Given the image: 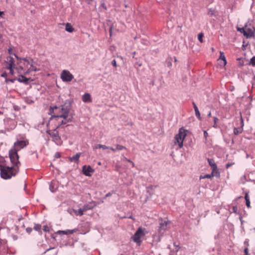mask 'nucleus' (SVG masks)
I'll use <instances>...</instances> for the list:
<instances>
[{
	"instance_id": "obj_1",
	"label": "nucleus",
	"mask_w": 255,
	"mask_h": 255,
	"mask_svg": "<svg viewBox=\"0 0 255 255\" xmlns=\"http://www.w3.org/2000/svg\"><path fill=\"white\" fill-rule=\"evenodd\" d=\"M14 56L17 60L18 64L19 65V68L21 70H25L24 72L25 74H28L32 71L37 72L39 69L37 68L33 65V59L30 57L29 58H20L16 54H14Z\"/></svg>"
},
{
	"instance_id": "obj_2",
	"label": "nucleus",
	"mask_w": 255,
	"mask_h": 255,
	"mask_svg": "<svg viewBox=\"0 0 255 255\" xmlns=\"http://www.w3.org/2000/svg\"><path fill=\"white\" fill-rule=\"evenodd\" d=\"M70 110V106H65V105H61L59 107L54 106L50 107L49 109V114H53L50 118V120L56 118H63L65 119L68 118L69 113Z\"/></svg>"
},
{
	"instance_id": "obj_3",
	"label": "nucleus",
	"mask_w": 255,
	"mask_h": 255,
	"mask_svg": "<svg viewBox=\"0 0 255 255\" xmlns=\"http://www.w3.org/2000/svg\"><path fill=\"white\" fill-rule=\"evenodd\" d=\"M107 25L109 26L110 36L111 37L113 34V31L124 32L126 30V25L121 21L113 22L110 20H107Z\"/></svg>"
},
{
	"instance_id": "obj_4",
	"label": "nucleus",
	"mask_w": 255,
	"mask_h": 255,
	"mask_svg": "<svg viewBox=\"0 0 255 255\" xmlns=\"http://www.w3.org/2000/svg\"><path fill=\"white\" fill-rule=\"evenodd\" d=\"M19 166L15 167L12 165L11 167L5 166L4 169H1L0 176L4 179H10L12 176H14L19 172Z\"/></svg>"
},
{
	"instance_id": "obj_5",
	"label": "nucleus",
	"mask_w": 255,
	"mask_h": 255,
	"mask_svg": "<svg viewBox=\"0 0 255 255\" xmlns=\"http://www.w3.org/2000/svg\"><path fill=\"white\" fill-rule=\"evenodd\" d=\"M186 130L182 127L179 128L178 133L174 137V144H177L178 148H181L183 146V141L186 136Z\"/></svg>"
},
{
	"instance_id": "obj_6",
	"label": "nucleus",
	"mask_w": 255,
	"mask_h": 255,
	"mask_svg": "<svg viewBox=\"0 0 255 255\" xmlns=\"http://www.w3.org/2000/svg\"><path fill=\"white\" fill-rule=\"evenodd\" d=\"M56 128L53 130H47L46 132L49 134L52 138V140L57 145L60 146L63 143V141L61 138V136L59 135L58 131L56 130Z\"/></svg>"
},
{
	"instance_id": "obj_7",
	"label": "nucleus",
	"mask_w": 255,
	"mask_h": 255,
	"mask_svg": "<svg viewBox=\"0 0 255 255\" xmlns=\"http://www.w3.org/2000/svg\"><path fill=\"white\" fill-rule=\"evenodd\" d=\"M17 151L12 148L9 151V157L13 166L17 167L20 164V161H19V156L17 153Z\"/></svg>"
},
{
	"instance_id": "obj_8",
	"label": "nucleus",
	"mask_w": 255,
	"mask_h": 255,
	"mask_svg": "<svg viewBox=\"0 0 255 255\" xmlns=\"http://www.w3.org/2000/svg\"><path fill=\"white\" fill-rule=\"evenodd\" d=\"M145 235V233L141 227L138 228L137 231L134 233V235L132 237L133 241L140 245L141 240V238Z\"/></svg>"
},
{
	"instance_id": "obj_9",
	"label": "nucleus",
	"mask_w": 255,
	"mask_h": 255,
	"mask_svg": "<svg viewBox=\"0 0 255 255\" xmlns=\"http://www.w3.org/2000/svg\"><path fill=\"white\" fill-rule=\"evenodd\" d=\"M60 78L64 82H71L74 79V76L67 70H63L60 75Z\"/></svg>"
},
{
	"instance_id": "obj_10",
	"label": "nucleus",
	"mask_w": 255,
	"mask_h": 255,
	"mask_svg": "<svg viewBox=\"0 0 255 255\" xmlns=\"http://www.w3.org/2000/svg\"><path fill=\"white\" fill-rule=\"evenodd\" d=\"M28 144V142L25 140H17L14 143L12 149L18 151L21 149L26 147Z\"/></svg>"
},
{
	"instance_id": "obj_11",
	"label": "nucleus",
	"mask_w": 255,
	"mask_h": 255,
	"mask_svg": "<svg viewBox=\"0 0 255 255\" xmlns=\"http://www.w3.org/2000/svg\"><path fill=\"white\" fill-rule=\"evenodd\" d=\"M169 221H165L161 219L159 223L158 232L160 234H163L164 232L167 229V226L169 224Z\"/></svg>"
},
{
	"instance_id": "obj_12",
	"label": "nucleus",
	"mask_w": 255,
	"mask_h": 255,
	"mask_svg": "<svg viewBox=\"0 0 255 255\" xmlns=\"http://www.w3.org/2000/svg\"><path fill=\"white\" fill-rule=\"evenodd\" d=\"M82 171L83 174L87 176H91V174L94 171V170L92 168V167L90 165L86 166L84 165L82 167Z\"/></svg>"
},
{
	"instance_id": "obj_13",
	"label": "nucleus",
	"mask_w": 255,
	"mask_h": 255,
	"mask_svg": "<svg viewBox=\"0 0 255 255\" xmlns=\"http://www.w3.org/2000/svg\"><path fill=\"white\" fill-rule=\"evenodd\" d=\"M97 206V204L95 201L90 202L83 206L82 208L84 212L88 210H92Z\"/></svg>"
},
{
	"instance_id": "obj_14",
	"label": "nucleus",
	"mask_w": 255,
	"mask_h": 255,
	"mask_svg": "<svg viewBox=\"0 0 255 255\" xmlns=\"http://www.w3.org/2000/svg\"><path fill=\"white\" fill-rule=\"evenodd\" d=\"M14 60L11 56L7 57V60L5 61L6 64V69H11V67H14Z\"/></svg>"
},
{
	"instance_id": "obj_15",
	"label": "nucleus",
	"mask_w": 255,
	"mask_h": 255,
	"mask_svg": "<svg viewBox=\"0 0 255 255\" xmlns=\"http://www.w3.org/2000/svg\"><path fill=\"white\" fill-rule=\"evenodd\" d=\"M58 188V184L56 181L52 180L49 183V190L52 193L55 192Z\"/></svg>"
},
{
	"instance_id": "obj_16",
	"label": "nucleus",
	"mask_w": 255,
	"mask_h": 255,
	"mask_svg": "<svg viewBox=\"0 0 255 255\" xmlns=\"http://www.w3.org/2000/svg\"><path fill=\"white\" fill-rule=\"evenodd\" d=\"M30 79V78H28L23 75H20L19 76V78L17 79V80L20 83H22L25 85H28L29 84L28 81Z\"/></svg>"
},
{
	"instance_id": "obj_17",
	"label": "nucleus",
	"mask_w": 255,
	"mask_h": 255,
	"mask_svg": "<svg viewBox=\"0 0 255 255\" xmlns=\"http://www.w3.org/2000/svg\"><path fill=\"white\" fill-rule=\"evenodd\" d=\"M77 231V229H74L73 230H67L65 231H57V233L60 235H71L73 234L74 233L76 232Z\"/></svg>"
},
{
	"instance_id": "obj_18",
	"label": "nucleus",
	"mask_w": 255,
	"mask_h": 255,
	"mask_svg": "<svg viewBox=\"0 0 255 255\" xmlns=\"http://www.w3.org/2000/svg\"><path fill=\"white\" fill-rule=\"evenodd\" d=\"M73 117H68L66 118L65 119H64L61 122H59L56 128L60 127V126L62 125H65L67 124L68 123L71 122L72 121Z\"/></svg>"
},
{
	"instance_id": "obj_19",
	"label": "nucleus",
	"mask_w": 255,
	"mask_h": 255,
	"mask_svg": "<svg viewBox=\"0 0 255 255\" xmlns=\"http://www.w3.org/2000/svg\"><path fill=\"white\" fill-rule=\"evenodd\" d=\"M82 99L84 103H89L92 102L91 95L89 93H85L82 97Z\"/></svg>"
},
{
	"instance_id": "obj_20",
	"label": "nucleus",
	"mask_w": 255,
	"mask_h": 255,
	"mask_svg": "<svg viewBox=\"0 0 255 255\" xmlns=\"http://www.w3.org/2000/svg\"><path fill=\"white\" fill-rule=\"evenodd\" d=\"M63 25H65V30L69 33H72L74 31V28L70 23H63Z\"/></svg>"
},
{
	"instance_id": "obj_21",
	"label": "nucleus",
	"mask_w": 255,
	"mask_h": 255,
	"mask_svg": "<svg viewBox=\"0 0 255 255\" xmlns=\"http://www.w3.org/2000/svg\"><path fill=\"white\" fill-rule=\"evenodd\" d=\"M157 187V186L149 185L146 187V192L150 196H151L154 192V189Z\"/></svg>"
},
{
	"instance_id": "obj_22",
	"label": "nucleus",
	"mask_w": 255,
	"mask_h": 255,
	"mask_svg": "<svg viewBox=\"0 0 255 255\" xmlns=\"http://www.w3.org/2000/svg\"><path fill=\"white\" fill-rule=\"evenodd\" d=\"M81 153H77L75 155L72 157H69V160L71 162L74 161L75 162H78L79 160V157L81 155Z\"/></svg>"
},
{
	"instance_id": "obj_23",
	"label": "nucleus",
	"mask_w": 255,
	"mask_h": 255,
	"mask_svg": "<svg viewBox=\"0 0 255 255\" xmlns=\"http://www.w3.org/2000/svg\"><path fill=\"white\" fill-rule=\"evenodd\" d=\"M123 149H127V147L126 146H124L123 145H120V144H116V148H114L112 147V148H111V150L114 152H115L117 150H122Z\"/></svg>"
},
{
	"instance_id": "obj_24",
	"label": "nucleus",
	"mask_w": 255,
	"mask_h": 255,
	"mask_svg": "<svg viewBox=\"0 0 255 255\" xmlns=\"http://www.w3.org/2000/svg\"><path fill=\"white\" fill-rule=\"evenodd\" d=\"M73 212L76 216H82L84 214V211L83 208H81L77 210L73 209Z\"/></svg>"
},
{
	"instance_id": "obj_25",
	"label": "nucleus",
	"mask_w": 255,
	"mask_h": 255,
	"mask_svg": "<svg viewBox=\"0 0 255 255\" xmlns=\"http://www.w3.org/2000/svg\"><path fill=\"white\" fill-rule=\"evenodd\" d=\"M212 170L211 174H213V176H216L217 177H220V174L218 170L217 167H215V168H212Z\"/></svg>"
},
{
	"instance_id": "obj_26",
	"label": "nucleus",
	"mask_w": 255,
	"mask_h": 255,
	"mask_svg": "<svg viewBox=\"0 0 255 255\" xmlns=\"http://www.w3.org/2000/svg\"><path fill=\"white\" fill-rule=\"evenodd\" d=\"M243 127H238V128H234V133L235 135H238L239 133H241L243 132Z\"/></svg>"
},
{
	"instance_id": "obj_27",
	"label": "nucleus",
	"mask_w": 255,
	"mask_h": 255,
	"mask_svg": "<svg viewBox=\"0 0 255 255\" xmlns=\"http://www.w3.org/2000/svg\"><path fill=\"white\" fill-rule=\"evenodd\" d=\"M208 162L210 166L212 168L217 167V166L214 161V160L212 158H208Z\"/></svg>"
},
{
	"instance_id": "obj_28",
	"label": "nucleus",
	"mask_w": 255,
	"mask_h": 255,
	"mask_svg": "<svg viewBox=\"0 0 255 255\" xmlns=\"http://www.w3.org/2000/svg\"><path fill=\"white\" fill-rule=\"evenodd\" d=\"M172 58L171 56L168 57L166 60L165 63L168 67L170 68L172 66Z\"/></svg>"
},
{
	"instance_id": "obj_29",
	"label": "nucleus",
	"mask_w": 255,
	"mask_h": 255,
	"mask_svg": "<svg viewBox=\"0 0 255 255\" xmlns=\"http://www.w3.org/2000/svg\"><path fill=\"white\" fill-rule=\"evenodd\" d=\"M220 59H222L224 61V65H226L227 64V60L224 53L223 51H220Z\"/></svg>"
},
{
	"instance_id": "obj_30",
	"label": "nucleus",
	"mask_w": 255,
	"mask_h": 255,
	"mask_svg": "<svg viewBox=\"0 0 255 255\" xmlns=\"http://www.w3.org/2000/svg\"><path fill=\"white\" fill-rule=\"evenodd\" d=\"M245 200H246V204L248 208L250 207V201L249 195L248 193H246L245 196Z\"/></svg>"
},
{
	"instance_id": "obj_31",
	"label": "nucleus",
	"mask_w": 255,
	"mask_h": 255,
	"mask_svg": "<svg viewBox=\"0 0 255 255\" xmlns=\"http://www.w3.org/2000/svg\"><path fill=\"white\" fill-rule=\"evenodd\" d=\"M33 229L36 231L41 232V225L39 224H35L34 226Z\"/></svg>"
},
{
	"instance_id": "obj_32",
	"label": "nucleus",
	"mask_w": 255,
	"mask_h": 255,
	"mask_svg": "<svg viewBox=\"0 0 255 255\" xmlns=\"http://www.w3.org/2000/svg\"><path fill=\"white\" fill-rule=\"evenodd\" d=\"M16 80H17V79H16V78H13V79L6 78V79L5 80V82L6 84H8L9 83H13Z\"/></svg>"
},
{
	"instance_id": "obj_33",
	"label": "nucleus",
	"mask_w": 255,
	"mask_h": 255,
	"mask_svg": "<svg viewBox=\"0 0 255 255\" xmlns=\"http://www.w3.org/2000/svg\"><path fill=\"white\" fill-rule=\"evenodd\" d=\"M219 121V119L218 118H217L216 117H214V125L213 126V127H214V128H218V126H217V123Z\"/></svg>"
},
{
	"instance_id": "obj_34",
	"label": "nucleus",
	"mask_w": 255,
	"mask_h": 255,
	"mask_svg": "<svg viewBox=\"0 0 255 255\" xmlns=\"http://www.w3.org/2000/svg\"><path fill=\"white\" fill-rule=\"evenodd\" d=\"M212 177H213V174H211H211H207L205 175L204 176H201L200 178V179L211 178Z\"/></svg>"
},
{
	"instance_id": "obj_35",
	"label": "nucleus",
	"mask_w": 255,
	"mask_h": 255,
	"mask_svg": "<svg viewBox=\"0 0 255 255\" xmlns=\"http://www.w3.org/2000/svg\"><path fill=\"white\" fill-rule=\"evenodd\" d=\"M123 159V160H124V161H128V162H129V163H131V164H132V167H134V165H134V163H133V162H132L130 159H128V158H127V157H124L123 158V159Z\"/></svg>"
},
{
	"instance_id": "obj_36",
	"label": "nucleus",
	"mask_w": 255,
	"mask_h": 255,
	"mask_svg": "<svg viewBox=\"0 0 255 255\" xmlns=\"http://www.w3.org/2000/svg\"><path fill=\"white\" fill-rule=\"evenodd\" d=\"M250 64L253 66H255V56H254L250 60Z\"/></svg>"
},
{
	"instance_id": "obj_37",
	"label": "nucleus",
	"mask_w": 255,
	"mask_h": 255,
	"mask_svg": "<svg viewBox=\"0 0 255 255\" xmlns=\"http://www.w3.org/2000/svg\"><path fill=\"white\" fill-rule=\"evenodd\" d=\"M204 35L202 33H200L198 35V40L200 42H203V37Z\"/></svg>"
},
{
	"instance_id": "obj_38",
	"label": "nucleus",
	"mask_w": 255,
	"mask_h": 255,
	"mask_svg": "<svg viewBox=\"0 0 255 255\" xmlns=\"http://www.w3.org/2000/svg\"><path fill=\"white\" fill-rule=\"evenodd\" d=\"M195 115H196V117L199 120H200L201 119V118L200 113V112H199V110H197V111H195Z\"/></svg>"
},
{
	"instance_id": "obj_39",
	"label": "nucleus",
	"mask_w": 255,
	"mask_h": 255,
	"mask_svg": "<svg viewBox=\"0 0 255 255\" xmlns=\"http://www.w3.org/2000/svg\"><path fill=\"white\" fill-rule=\"evenodd\" d=\"M101 147V148H102L104 150L109 149L111 150V148H112L111 146H107L105 145L101 144V146H100Z\"/></svg>"
},
{
	"instance_id": "obj_40",
	"label": "nucleus",
	"mask_w": 255,
	"mask_h": 255,
	"mask_svg": "<svg viewBox=\"0 0 255 255\" xmlns=\"http://www.w3.org/2000/svg\"><path fill=\"white\" fill-rule=\"evenodd\" d=\"M232 212L235 213H238V207L237 206H234L232 208Z\"/></svg>"
},
{
	"instance_id": "obj_41",
	"label": "nucleus",
	"mask_w": 255,
	"mask_h": 255,
	"mask_svg": "<svg viewBox=\"0 0 255 255\" xmlns=\"http://www.w3.org/2000/svg\"><path fill=\"white\" fill-rule=\"evenodd\" d=\"M13 109L15 111H19L20 110V108L18 106L14 105L13 106Z\"/></svg>"
},
{
	"instance_id": "obj_42",
	"label": "nucleus",
	"mask_w": 255,
	"mask_h": 255,
	"mask_svg": "<svg viewBox=\"0 0 255 255\" xmlns=\"http://www.w3.org/2000/svg\"><path fill=\"white\" fill-rule=\"evenodd\" d=\"M113 193H115V191H112V192H110L108 193L106 195L105 197L106 198L112 196Z\"/></svg>"
},
{
	"instance_id": "obj_43",
	"label": "nucleus",
	"mask_w": 255,
	"mask_h": 255,
	"mask_svg": "<svg viewBox=\"0 0 255 255\" xmlns=\"http://www.w3.org/2000/svg\"><path fill=\"white\" fill-rule=\"evenodd\" d=\"M43 230L44 232H49V228L47 225H45L43 226Z\"/></svg>"
},
{
	"instance_id": "obj_44",
	"label": "nucleus",
	"mask_w": 255,
	"mask_h": 255,
	"mask_svg": "<svg viewBox=\"0 0 255 255\" xmlns=\"http://www.w3.org/2000/svg\"><path fill=\"white\" fill-rule=\"evenodd\" d=\"M100 146H101V144H96V145H95L94 146H93V149L94 150H95V149H98V148H101V147Z\"/></svg>"
},
{
	"instance_id": "obj_45",
	"label": "nucleus",
	"mask_w": 255,
	"mask_h": 255,
	"mask_svg": "<svg viewBox=\"0 0 255 255\" xmlns=\"http://www.w3.org/2000/svg\"><path fill=\"white\" fill-rule=\"evenodd\" d=\"M204 136L205 138V140L206 141L207 139V137L208 136V133L207 132V131L206 130H204Z\"/></svg>"
},
{
	"instance_id": "obj_46",
	"label": "nucleus",
	"mask_w": 255,
	"mask_h": 255,
	"mask_svg": "<svg viewBox=\"0 0 255 255\" xmlns=\"http://www.w3.org/2000/svg\"><path fill=\"white\" fill-rule=\"evenodd\" d=\"M7 74L6 72L4 71V72H3V73L1 74V75H0V76H1V77H3V78H5V79H6V78H7Z\"/></svg>"
},
{
	"instance_id": "obj_47",
	"label": "nucleus",
	"mask_w": 255,
	"mask_h": 255,
	"mask_svg": "<svg viewBox=\"0 0 255 255\" xmlns=\"http://www.w3.org/2000/svg\"><path fill=\"white\" fill-rule=\"evenodd\" d=\"M234 162H229L228 163L226 164V168H229L230 166H231L232 165H234Z\"/></svg>"
},
{
	"instance_id": "obj_48",
	"label": "nucleus",
	"mask_w": 255,
	"mask_h": 255,
	"mask_svg": "<svg viewBox=\"0 0 255 255\" xmlns=\"http://www.w3.org/2000/svg\"><path fill=\"white\" fill-rule=\"evenodd\" d=\"M26 231L27 233L30 234L32 231V228L30 227H27L26 229Z\"/></svg>"
},
{
	"instance_id": "obj_49",
	"label": "nucleus",
	"mask_w": 255,
	"mask_h": 255,
	"mask_svg": "<svg viewBox=\"0 0 255 255\" xmlns=\"http://www.w3.org/2000/svg\"><path fill=\"white\" fill-rule=\"evenodd\" d=\"M112 64L114 67H116L117 66L116 59H114L112 61Z\"/></svg>"
},
{
	"instance_id": "obj_50",
	"label": "nucleus",
	"mask_w": 255,
	"mask_h": 255,
	"mask_svg": "<svg viewBox=\"0 0 255 255\" xmlns=\"http://www.w3.org/2000/svg\"><path fill=\"white\" fill-rule=\"evenodd\" d=\"M54 156H55V158H58L60 157L61 154H60V153L59 152H57L55 153Z\"/></svg>"
},
{
	"instance_id": "obj_51",
	"label": "nucleus",
	"mask_w": 255,
	"mask_h": 255,
	"mask_svg": "<svg viewBox=\"0 0 255 255\" xmlns=\"http://www.w3.org/2000/svg\"><path fill=\"white\" fill-rule=\"evenodd\" d=\"M101 6L105 9H107V8L106 3L104 2L101 3Z\"/></svg>"
},
{
	"instance_id": "obj_52",
	"label": "nucleus",
	"mask_w": 255,
	"mask_h": 255,
	"mask_svg": "<svg viewBox=\"0 0 255 255\" xmlns=\"http://www.w3.org/2000/svg\"><path fill=\"white\" fill-rule=\"evenodd\" d=\"M238 30L241 32H244V35H247L246 32L245 31V29L244 28H241L240 29H238Z\"/></svg>"
},
{
	"instance_id": "obj_53",
	"label": "nucleus",
	"mask_w": 255,
	"mask_h": 255,
	"mask_svg": "<svg viewBox=\"0 0 255 255\" xmlns=\"http://www.w3.org/2000/svg\"><path fill=\"white\" fill-rule=\"evenodd\" d=\"M8 53L10 54V55H12L13 54L14 55V53H12V49L11 48H9L8 49Z\"/></svg>"
},
{
	"instance_id": "obj_54",
	"label": "nucleus",
	"mask_w": 255,
	"mask_h": 255,
	"mask_svg": "<svg viewBox=\"0 0 255 255\" xmlns=\"http://www.w3.org/2000/svg\"><path fill=\"white\" fill-rule=\"evenodd\" d=\"M245 255H250L248 252V249L247 248H245L244 250Z\"/></svg>"
},
{
	"instance_id": "obj_55",
	"label": "nucleus",
	"mask_w": 255,
	"mask_h": 255,
	"mask_svg": "<svg viewBox=\"0 0 255 255\" xmlns=\"http://www.w3.org/2000/svg\"><path fill=\"white\" fill-rule=\"evenodd\" d=\"M30 153L31 154L35 153V155H36V158H38V154H37L36 151H30Z\"/></svg>"
},
{
	"instance_id": "obj_56",
	"label": "nucleus",
	"mask_w": 255,
	"mask_h": 255,
	"mask_svg": "<svg viewBox=\"0 0 255 255\" xmlns=\"http://www.w3.org/2000/svg\"><path fill=\"white\" fill-rule=\"evenodd\" d=\"M14 68V67H11V69H7L8 70H9V71H10V73L11 74H13V73H14V70H13V68Z\"/></svg>"
},
{
	"instance_id": "obj_57",
	"label": "nucleus",
	"mask_w": 255,
	"mask_h": 255,
	"mask_svg": "<svg viewBox=\"0 0 255 255\" xmlns=\"http://www.w3.org/2000/svg\"><path fill=\"white\" fill-rule=\"evenodd\" d=\"M5 167V165H3L1 164H0V173H1V169H4Z\"/></svg>"
},
{
	"instance_id": "obj_58",
	"label": "nucleus",
	"mask_w": 255,
	"mask_h": 255,
	"mask_svg": "<svg viewBox=\"0 0 255 255\" xmlns=\"http://www.w3.org/2000/svg\"><path fill=\"white\" fill-rule=\"evenodd\" d=\"M244 244L247 245V246H249V241L246 240L245 242H244Z\"/></svg>"
},
{
	"instance_id": "obj_59",
	"label": "nucleus",
	"mask_w": 255,
	"mask_h": 255,
	"mask_svg": "<svg viewBox=\"0 0 255 255\" xmlns=\"http://www.w3.org/2000/svg\"><path fill=\"white\" fill-rule=\"evenodd\" d=\"M195 111L198 110V108L197 106V105H195V106L193 107Z\"/></svg>"
},
{
	"instance_id": "obj_60",
	"label": "nucleus",
	"mask_w": 255,
	"mask_h": 255,
	"mask_svg": "<svg viewBox=\"0 0 255 255\" xmlns=\"http://www.w3.org/2000/svg\"><path fill=\"white\" fill-rule=\"evenodd\" d=\"M174 62H176L177 61V59L176 57H174Z\"/></svg>"
},
{
	"instance_id": "obj_61",
	"label": "nucleus",
	"mask_w": 255,
	"mask_h": 255,
	"mask_svg": "<svg viewBox=\"0 0 255 255\" xmlns=\"http://www.w3.org/2000/svg\"><path fill=\"white\" fill-rule=\"evenodd\" d=\"M135 54H136V52H133L132 53V55H133L132 57H134V55H135Z\"/></svg>"
},
{
	"instance_id": "obj_62",
	"label": "nucleus",
	"mask_w": 255,
	"mask_h": 255,
	"mask_svg": "<svg viewBox=\"0 0 255 255\" xmlns=\"http://www.w3.org/2000/svg\"><path fill=\"white\" fill-rule=\"evenodd\" d=\"M3 14V12L0 11V16Z\"/></svg>"
},
{
	"instance_id": "obj_63",
	"label": "nucleus",
	"mask_w": 255,
	"mask_h": 255,
	"mask_svg": "<svg viewBox=\"0 0 255 255\" xmlns=\"http://www.w3.org/2000/svg\"><path fill=\"white\" fill-rule=\"evenodd\" d=\"M192 105L193 106V107L195 106V105H196L194 102H192Z\"/></svg>"
},
{
	"instance_id": "obj_64",
	"label": "nucleus",
	"mask_w": 255,
	"mask_h": 255,
	"mask_svg": "<svg viewBox=\"0 0 255 255\" xmlns=\"http://www.w3.org/2000/svg\"><path fill=\"white\" fill-rule=\"evenodd\" d=\"M150 84H152V85H154V81H151Z\"/></svg>"
}]
</instances>
